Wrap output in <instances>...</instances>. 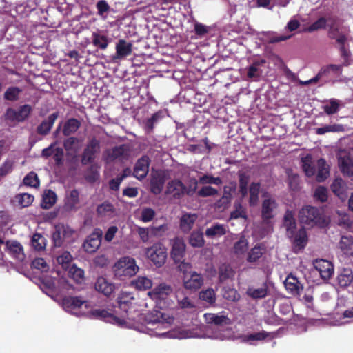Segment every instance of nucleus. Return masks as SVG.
Wrapping results in <instances>:
<instances>
[{
	"mask_svg": "<svg viewBox=\"0 0 353 353\" xmlns=\"http://www.w3.org/2000/svg\"><path fill=\"white\" fill-rule=\"evenodd\" d=\"M85 316L92 319H100L103 321L117 325L123 328L135 330L139 332L150 335V336L164 339H188L196 338L200 336L194 331L185 328L174 327L175 319L169 312H155L145 316L146 325L127 321V320L119 316V312L105 309H88Z\"/></svg>",
	"mask_w": 353,
	"mask_h": 353,
	"instance_id": "nucleus-1",
	"label": "nucleus"
},
{
	"mask_svg": "<svg viewBox=\"0 0 353 353\" xmlns=\"http://www.w3.org/2000/svg\"><path fill=\"white\" fill-rule=\"evenodd\" d=\"M119 316L122 319L123 316L127 321L135 322L146 325L145 316L155 312H163L159 310H154L146 314H141L139 312L135 305V299L132 294L122 291L117 298Z\"/></svg>",
	"mask_w": 353,
	"mask_h": 353,
	"instance_id": "nucleus-2",
	"label": "nucleus"
},
{
	"mask_svg": "<svg viewBox=\"0 0 353 353\" xmlns=\"http://www.w3.org/2000/svg\"><path fill=\"white\" fill-rule=\"evenodd\" d=\"M203 317L206 323L214 324L217 327L228 325L231 323L230 319L222 313H206L203 315ZM205 336L212 339L224 341L229 339L232 336V332L228 328L220 330L219 327H216L212 329L208 326L205 328Z\"/></svg>",
	"mask_w": 353,
	"mask_h": 353,
	"instance_id": "nucleus-3",
	"label": "nucleus"
},
{
	"mask_svg": "<svg viewBox=\"0 0 353 353\" xmlns=\"http://www.w3.org/2000/svg\"><path fill=\"white\" fill-rule=\"evenodd\" d=\"M283 226L286 230V235L290 239L294 251L297 253L302 250L307 245V236L304 228L299 230L292 212L288 211L283 219Z\"/></svg>",
	"mask_w": 353,
	"mask_h": 353,
	"instance_id": "nucleus-4",
	"label": "nucleus"
},
{
	"mask_svg": "<svg viewBox=\"0 0 353 353\" xmlns=\"http://www.w3.org/2000/svg\"><path fill=\"white\" fill-rule=\"evenodd\" d=\"M139 270L135 259L125 256L121 257L112 266L114 277L119 281H125L134 276Z\"/></svg>",
	"mask_w": 353,
	"mask_h": 353,
	"instance_id": "nucleus-5",
	"label": "nucleus"
},
{
	"mask_svg": "<svg viewBox=\"0 0 353 353\" xmlns=\"http://www.w3.org/2000/svg\"><path fill=\"white\" fill-rule=\"evenodd\" d=\"M148 295L161 308L171 307L174 303V295L170 285L161 283L148 292Z\"/></svg>",
	"mask_w": 353,
	"mask_h": 353,
	"instance_id": "nucleus-6",
	"label": "nucleus"
},
{
	"mask_svg": "<svg viewBox=\"0 0 353 353\" xmlns=\"http://www.w3.org/2000/svg\"><path fill=\"white\" fill-rule=\"evenodd\" d=\"M62 307L68 313L77 316H83L88 314L91 303L77 296H68L62 300Z\"/></svg>",
	"mask_w": 353,
	"mask_h": 353,
	"instance_id": "nucleus-7",
	"label": "nucleus"
},
{
	"mask_svg": "<svg viewBox=\"0 0 353 353\" xmlns=\"http://www.w3.org/2000/svg\"><path fill=\"white\" fill-rule=\"evenodd\" d=\"M76 232L72 228L64 224H57L52 233V241L55 247H61L65 244L74 242Z\"/></svg>",
	"mask_w": 353,
	"mask_h": 353,
	"instance_id": "nucleus-8",
	"label": "nucleus"
},
{
	"mask_svg": "<svg viewBox=\"0 0 353 353\" xmlns=\"http://www.w3.org/2000/svg\"><path fill=\"white\" fill-rule=\"evenodd\" d=\"M299 219L301 223L313 226L318 225L323 226L326 220L321 214V211L316 208L305 206L299 212Z\"/></svg>",
	"mask_w": 353,
	"mask_h": 353,
	"instance_id": "nucleus-9",
	"label": "nucleus"
},
{
	"mask_svg": "<svg viewBox=\"0 0 353 353\" xmlns=\"http://www.w3.org/2000/svg\"><path fill=\"white\" fill-rule=\"evenodd\" d=\"M145 256L157 268L162 267L167 259V248L162 243H155L145 249Z\"/></svg>",
	"mask_w": 353,
	"mask_h": 353,
	"instance_id": "nucleus-10",
	"label": "nucleus"
},
{
	"mask_svg": "<svg viewBox=\"0 0 353 353\" xmlns=\"http://www.w3.org/2000/svg\"><path fill=\"white\" fill-rule=\"evenodd\" d=\"M329 35L336 39L337 43L343 45L346 40V29L341 26L339 20L333 17L328 18Z\"/></svg>",
	"mask_w": 353,
	"mask_h": 353,
	"instance_id": "nucleus-11",
	"label": "nucleus"
},
{
	"mask_svg": "<svg viewBox=\"0 0 353 353\" xmlns=\"http://www.w3.org/2000/svg\"><path fill=\"white\" fill-rule=\"evenodd\" d=\"M41 289L48 296L57 291V289L66 288V282L63 279L57 280L49 276H43L41 279Z\"/></svg>",
	"mask_w": 353,
	"mask_h": 353,
	"instance_id": "nucleus-12",
	"label": "nucleus"
},
{
	"mask_svg": "<svg viewBox=\"0 0 353 353\" xmlns=\"http://www.w3.org/2000/svg\"><path fill=\"white\" fill-rule=\"evenodd\" d=\"M182 280L184 288L190 291L199 290L204 282L203 276L195 271L186 273L183 276Z\"/></svg>",
	"mask_w": 353,
	"mask_h": 353,
	"instance_id": "nucleus-13",
	"label": "nucleus"
},
{
	"mask_svg": "<svg viewBox=\"0 0 353 353\" xmlns=\"http://www.w3.org/2000/svg\"><path fill=\"white\" fill-rule=\"evenodd\" d=\"M103 232L100 229H95L84 241L83 248L88 253L95 252L101 243Z\"/></svg>",
	"mask_w": 353,
	"mask_h": 353,
	"instance_id": "nucleus-14",
	"label": "nucleus"
},
{
	"mask_svg": "<svg viewBox=\"0 0 353 353\" xmlns=\"http://www.w3.org/2000/svg\"><path fill=\"white\" fill-rule=\"evenodd\" d=\"M129 154V146L125 144H123L105 150L103 154V159L109 163L117 159H123L126 158Z\"/></svg>",
	"mask_w": 353,
	"mask_h": 353,
	"instance_id": "nucleus-15",
	"label": "nucleus"
},
{
	"mask_svg": "<svg viewBox=\"0 0 353 353\" xmlns=\"http://www.w3.org/2000/svg\"><path fill=\"white\" fill-rule=\"evenodd\" d=\"M170 256L175 263L181 262L185 253L186 245L181 238L176 237L170 241Z\"/></svg>",
	"mask_w": 353,
	"mask_h": 353,
	"instance_id": "nucleus-16",
	"label": "nucleus"
},
{
	"mask_svg": "<svg viewBox=\"0 0 353 353\" xmlns=\"http://www.w3.org/2000/svg\"><path fill=\"white\" fill-rule=\"evenodd\" d=\"M338 165L343 175L353 176V160L346 151H341L339 153Z\"/></svg>",
	"mask_w": 353,
	"mask_h": 353,
	"instance_id": "nucleus-17",
	"label": "nucleus"
},
{
	"mask_svg": "<svg viewBox=\"0 0 353 353\" xmlns=\"http://www.w3.org/2000/svg\"><path fill=\"white\" fill-rule=\"evenodd\" d=\"M116 52L112 57V60L123 59L128 56H130L132 52V44L125 39H119L115 46Z\"/></svg>",
	"mask_w": 353,
	"mask_h": 353,
	"instance_id": "nucleus-18",
	"label": "nucleus"
},
{
	"mask_svg": "<svg viewBox=\"0 0 353 353\" xmlns=\"http://www.w3.org/2000/svg\"><path fill=\"white\" fill-rule=\"evenodd\" d=\"M99 150L100 145L99 141L95 139H91L83 153L82 163L86 165L91 163L94 159L96 154L99 152Z\"/></svg>",
	"mask_w": 353,
	"mask_h": 353,
	"instance_id": "nucleus-19",
	"label": "nucleus"
},
{
	"mask_svg": "<svg viewBox=\"0 0 353 353\" xmlns=\"http://www.w3.org/2000/svg\"><path fill=\"white\" fill-rule=\"evenodd\" d=\"M313 265L321 277L324 280L330 279L334 274V266L329 261L316 259L314 261Z\"/></svg>",
	"mask_w": 353,
	"mask_h": 353,
	"instance_id": "nucleus-20",
	"label": "nucleus"
},
{
	"mask_svg": "<svg viewBox=\"0 0 353 353\" xmlns=\"http://www.w3.org/2000/svg\"><path fill=\"white\" fill-rule=\"evenodd\" d=\"M284 285L287 291L294 296L299 295L303 290L301 283L298 279L292 274L286 277L284 281Z\"/></svg>",
	"mask_w": 353,
	"mask_h": 353,
	"instance_id": "nucleus-21",
	"label": "nucleus"
},
{
	"mask_svg": "<svg viewBox=\"0 0 353 353\" xmlns=\"http://www.w3.org/2000/svg\"><path fill=\"white\" fill-rule=\"evenodd\" d=\"M150 159L148 157L144 156L139 159L134 169V176L138 179H143L148 174L149 170Z\"/></svg>",
	"mask_w": 353,
	"mask_h": 353,
	"instance_id": "nucleus-22",
	"label": "nucleus"
},
{
	"mask_svg": "<svg viewBox=\"0 0 353 353\" xmlns=\"http://www.w3.org/2000/svg\"><path fill=\"white\" fill-rule=\"evenodd\" d=\"M185 187L179 180H172L168 183L165 193L172 197H179L185 194Z\"/></svg>",
	"mask_w": 353,
	"mask_h": 353,
	"instance_id": "nucleus-23",
	"label": "nucleus"
},
{
	"mask_svg": "<svg viewBox=\"0 0 353 353\" xmlns=\"http://www.w3.org/2000/svg\"><path fill=\"white\" fill-rule=\"evenodd\" d=\"M235 191L236 185L234 183L225 185L223 188V195L221 199L216 202V207L222 209L227 208L231 201L232 195Z\"/></svg>",
	"mask_w": 353,
	"mask_h": 353,
	"instance_id": "nucleus-24",
	"label": "nucleus"
},
{
	"mask_svg": "<svg viewBox=\"0 0 353 353\" xmlns=\"http://www.w3.org/2000/svg\"><path fill=\"white\" fill-rule=\"evenodd\" d=\"M95 289L99 292L103 294L105 296H108L112 294L115 289V285L113 283L109 281L104 277H99L95 283Z\"/></svg>",
	"mask_w": 353,
	"mask_h": 353,
	"instance_id": "nucleus-25",
	"label": "nucleus"
},
{
	"mask_svg": "<svg viewBox=\"0 0 353 353\" xmlns=\"http://www.w3.org/2000/svg\"><path fill=\"white\" fill-rule=\"evenodd\" d=\"M341 70V66L339 65H334V64L329 65L327 66L322 68L315 77H314L308 81H305L299 80V83L301 85H309L312 83H316L319 80V79L323 75H324L327 73H329L330 71L337 73V72H340Z\"/></svg>",
	"mask_w": 353,
	"mask_h": 353,
	"instance_id": "nucleus-26",
	"label": "nucleus"
},
{
	"mask_svg": "<svg viewBox=\"0 0 353 353\" xmlns=\"http://www.w3.org/2000/svg\"><path fill=\"white\" fill-rule=\"evenodd\" d=\"M152 278L145 275H139L131 281V285L138 290L145 291L152 288Z\"/></svg>",
	"mask_w": 353,
	"mask_h": 353,
	"instance_id": "nucleus-27",
	"label": "nucleus"
},
{
	"mask_svg": "<svg viewBox=\"0 0 353 353\" xmlns=\"http://www.w3.org/2000/svg\"><path fill=\"white\" fill-rule=\"evenodd\" d=\"M331 190L333 193L340 199L346 197L347 186L345 181L341 177L336 178L331 185Z\"/></svg>",
	"mask_w": 353,
	"mask_h": 353,
	"instance_id": "nucleus-28",
	"label": "nucleus"
},
{
	"mask_svg": "<svg viewBox=\"0 0 353 353\" xmlns=\"http://www.w3.org/2000/svg\"><path fill=\"white\" fill-rule=\"evenodd\" d=\"M42 155L46 157H52L57 164H60L63 157V149L52 144L50 147L45 148L42 151Z\"/></svg>",
	"mask_w": 353,
	"mask_h": 353,
	"instance_id": "nucleus-29",
	"label": "nucleus"
},
{
	"mask_svg": "<svg viewBox=\"0 0 353 353\" xmlns=\"http://www.w3.org/2000/svg\"><path fill=\"white\" fill-rule=\"evenodd\" d=\"M227 231V225L216 223L206 229L205 236L210 239L219 238L225 234Z\"/></svg>",
	"mask_w": 353,
	"mask_h": 353,
	"instance_id": "nucleus-30",
	"label": "nucleus"
},
{
	"mask_svg": "<svg viewBox=\"0 0 353 353\" xmlns=\"http://www.w3.org/2000/svg\"><path fill=\"white\" fill-rule=\"evenodd\" d=\"M276 203L272 198L265 199L262 205V216L264 219H270L274 216Z\"/></svg>",
	"mask_w": 353,
	"mask_h": 353,
	"instance_id": "nucleus-31",
	"label": "nucleus"
},
{
	"mask_svg": "<svg viewBox=\"0 0 353 353\" xmlns=\"http://www.w3.org/2000/svg\"><path fill=\"white\" fill-rule=\"evenodd\" d=\"M164 183L165 177L163 174L157 172L151 179V191L155 194H160L163 188Z\"/></svg>",
	"mask_w": 353,
	"mask_h": 353,
	"instance_id": "nucleus-32",
	"label": "nucleus"
},
{
	"mask_svg": "<svg viewBox=\"0 0 353 353\" xmlns=\"http://www.w3.org/2000/svg\"><path fill=\"white\" fill-rule=\"evenodd\" d=\"M272 334L266 332L265 331L248 334L243 335L241 339V341L245 343H248L250 345H254L255 341H262L266 339L267 337L271 336Z\"/></svg>",
	"mask_w": 353,
	"mask_h": 353,
	"instance_id": "nucleus-33",
	"label": "nucleus"
},
{
	"mask_svg": "<svg viewBox=\"0 0 353 353\" xmlns=\"http://www.w3.org/2000/svg\"><path fill=\"white\" fill-rule=\"evenodd\" d=\"M197 219V216L195 214H184L182 215L180 220V228L184 232H189L193 227L194 223Z\"/></svg>",
	"mask_w": 353,
	"mask_h": 353,
	"instance_id": "nucleus-34",
	"label": "nucleus"
},
{
	"mask_svg": "<svg viewBox=\"0 0 353 353\" xmlns=\"http://www.w3.org/2000/svg\"><path fill=\"white\" fill-rule=\"evenodd\" d=\"M316 165L318 168L316 180L319 182H322L330 175V166L323 159H319Z\"/></svg>",
	"mask_w": 353,
	"mask_h": 353,
	"instance_id": "nucleus-35",
	"label": "nucleus"
},
{
	"mask_svg": "<svg viewBox=\"0 0 353 353\" xmlns=\"http://www.w3.org/2000/svg\"><path fill=\"white\" fill-rule=\"evenodd\" d=\"M301 167L305 175L308 177L313 176L316 173L312 157L310 154L301 158Z\"/></svg>",
	"mask_w": 353,
	"mask_h": 353,
	"instance_id": "nucleus-36",
	"label": "nucleus"
},
{
	"mask_svg": "<svg viewBox=\"0 0 353 353\" xmlns=\"http://www.w3.org/2000/svg\"><path fill=\"white\" fill-rule=\"evenodd\" d=\"M248 250V241L244 236L241 235L233 245L232 252L237 256H243Z\"/></svg>",
	"mask_w": 353,
	"mask_h": 353,
	"instance_id": "nucleus-37",
	"label": "nucleus"
},
{
	"mask_svg": "<svg viewBox=\"0 0 353 353\" xmlns=\"http://www.w3.org/2000/svg\"><path fill=\"white\" fill-rule=\"evenodd\" d=\"M338 283L341 287H347L353 282V272L351 269L345 268L341 270L337 276Z\"/></svg>",
	"mask_w": 353,
	"mask_h": 353,
	"instance_id": "nucleus-38",
	"label": "nucleus"
},
{
	"mask_svg": "<svg viewBox=\"0 0 353 353\" xmlns=\"http://www.w3.org/2000/svg\"><path fill=\"white\" fill-rule=\"evenodd\" d=\"M261 185L259 183L253 182L249 188V204L250 206L256 205L259 201Z\"/></svg>",
	"mask_w": 353,
	"mask_h": 353,
	"instance_id": "nucleus-39",
	"label": "nucleus"
},
{
	"mask_svg": "<svg viewBox=\"0 0 353 353\" xmlns=\"http://www.w3.org/2000/svg\"><path fill=\"white\" fill-rule=\"evenodd\" d=\"M97 212L101 217L111 218L115 214V209L110 203L104 202L97 207Z\"/></svg>",
	"mask_w": 353,
	"mask_h": 353,
	"instance_id": "nucleus-40",
	"label": "nucleus"
},
{
	"mask_svg": "<svg viewBox=\"0 0 353 353\" xmlns=\"http://www.w3.org/2000/svg\"><path fill=\"white\" fill-rule=\"evenodd\" d=\"M79 193L76 190H72L66 194L65 205L67 209L73 210L77 208L79 202Z\"/></svg>",
	"mask_w": 353,
	"mask_h": 353,
	"instance_id": "nucleus-41",
	"label": "nucleus"
},
{
	"mask_svg": "<svg viewBox=\"0 0 353 353\" xmlns=\"http://www.w3.org/2000/svg\"><path fill=\"white\" fill-rule=\"evenodd\" d=\"M265 247L262 243L256 244L248 252L247 260L250 263L255 262L259 260L265 252Z\"/></svg>",
	"mask_w": 353,
	"mask_h": 353,
	"instance_id": "nucleus-42",
	"label": "nucleus"
},
{
	"mask_svg": "<svg viewBox=\"0 0 353 353\" xmlns=\"http://www.w3.org/2000/svg\"><path fill=\"white\" fill-rule=\"evenodd\" d=\"M59 117L58 112H54L50 114L47 119L43 121L38 128V132L40 134H46L52 128L54 123Z\"/></svg>",
	"mask_w": 353,
	"mask_h": 353,
	"instance_id": "nucleus-43",
	"label": "nucleus"
},
{
	"mask_svg": "<svg viewBox=\"0 0 353 353\" xmlns=\"http://www.w3.org/2000/svg\"><path fill=\"white\" fill-rule=\"evenodd\" d=\"M265 61L261 60L260 61H255L248 68V77L254 80H258L259 78L263 73V70L261 69Z\"/></svg>",
	"mask_w": 353,
	"mask_h": 353,
	"instance_id": "nucleus-44",
	"label": "nucleus"
},
{
	"mask_svg": "<svg viewBox=\"0 0 353 353\" xmlns=\"http://www.w3.org/2000/svg\"><path fill=\"white\" fill-rule=\"evenodd\" d=\"M6 245L9 252L14 259L19 261H22L20 258L22 252V247L19 243H17L16 241L10 242L8 241L6 243Z\"/></svg>",
	"mask_w": 353,
	"mask_h": 353,
	"instance_id": "nucleus-45",
	"label": "nucleus"
},
{
	"mask_svg": "<svg viewBox=\"0 0 353 353\" xmlns=\"http://www.w3.org/2000/svg\"><path fill=\"white\" fill-rule=\"evenodd\" d=\"M92 43L94 46L100 49L105 50L107 48L109 39L107 36L100 34L97 32H93L92 35Z\"/></svg>",
	"mask_w": 353,
	"mask_h": 353,
	"instance_id": "nucleus-46",
	"label": "nucleus"
},
{
	"mask_svg": "<svg viewBox=\"0 0 353 353\" xmlns=\"http://www.w3.org/2000/svg\"><path fill=\"white\" fill-rule=\"evenodd\" d=\"M286 174L288 175L289 188L294 192L299 190L300 188V179L299 175L294 173L289 169L286 170Z\"/></svg>",
	"mask_w": 353,
	"mask_h": 353,
	"instance_id": "nucleus-47",
	"label": "nucleus"
},
{
	"mask_svg": "<svg viewBox=\"0 0 353 353\" xmlns=\"http://www.w3.org/2000/svg\"><path fill=\"white\" fill-rule=\"evenodd\" d=\"M81 146V141L77 138L70 137L64 142L65 150L70 153L77 152Z\"/></svg>",
	"mask_w": 353,
	"mask_h": 353,
	"instance_id": "nucleus-48",
	"label": "nucleus"
},
{
	"mask_svg": "<svg viewBox=\"0 0 353 353\" xmlns=\"http://www.w3.org/2000/svg\"><path fill=\"white\" fill-rule=\"evenodd\" d=\"M57 195L52 190H48L46 191L43 195L42 207L48 209L52 207L56 202Z\"/></svg>",
	"mask_w": 353,
	"mask_h": 353,
	"instance_id": "nucleus-49",
	"label": "nucleus"
},
{
	"mask_svg": "<svg viewBox=\"0 0 353 353\" xmlns=\"http://www.w3.org/2000/svg\"><path fill=\"white\" fill-rule=\"evenodd\" d=\"M164 117L163 111H159L152 115L151 117L146 119L144 122L145 128L147 131H151L155 124H157Z\"/></svg>",
	"mask_w": 353,
	"mask_h": 353,
	"instance_id": "nucleus-50",
	"label": "nucleus"
},
{
	"mask_svg": "<svg viewBox=\"0 0 353 353\" xmlns=\"http://www.w3.org/2000/svg\"><path fill=\"white\" fill-rule=\"evenodd\" d=\"M31 245L36 250H43L46 246V239L41 234L36 233L32 237Z\"/></svg>",
	"mask_w": 353,
	"mask_h": 353,
	"instance_id": "nucleus-51",
	"label": "nucleus"
},
{
	"mask_svg": "<svg viewBox=\"0 0 353 353\" xmlns=\"http://www.w3.org/2000/svg\"><path fill=\"white\" fill-rule=\"evenodd\" d=\"M247 294L254 299H263L267 295V288L265 286L257 288L250 287L247 290Z\"/></svg>",
	"mask_w": 353,
	"mask_h": 353,
	"instance_id": "nucleus-52",
	"label": "nucleus"
},
{
	"mask_svg": "<svg viewBox=\"0 0 353 353\" xmlns=\"http://www.w3.org/2000/svg\"><path fill=\"white\" fill-rule=\"evenodd\" d=\"M80 123L76 119H70L66 121L63 126V132L65 135L74 133L79 128Z\"/></svg>",
	"mask_w": 353,
	"mask_h": 353,
	"instance_id": "nucleus-53",
	"label": "nucleus"
},
{
	"mask_svg": "<svg viewBox=\"0 0 353 353\" xmlns=\"http://www.w3.org/2000/svg\"><path fill=\"white\" fill-rule=\"evenodd\" d=\"M68 275L76 282L81 283L83 279L84 272L73 264L68 268Z\"/></svg>",
	"mask_w": 353,
	"mask_h": 353,
	"instance_id": "nucleus-54",
	"label": "nucleus"
},
{
	"mask_svg": "<svg viewBox=\"0 0 353 353\" xmlns=\"http://www.w3.org/2000/svg\"><path fill=\"white\" fill-rule=\"evenodd\" d=\"M190 244L194 248H201L204 245L203 233L200 231H196L191 234L189 239Z\"/></svg>",
	"mask_w": 353,
	"mask_h": 353,
	"instance_id": "nucleus-55",
	"label": "nucleus"
},
{
	"mask_svg": "<svg viewBox=\"0 0 353 353\" xmlns=\"http://www.w3.org/2000/svg\"><path fill=\"white\" fill-rule=\"evenodd\" d=\"M6 119L11 121H22V106L19 107L17 110L13 108H8L5 114Z\"/></svg>",
	"mask_w": 353,
	"mask_h": 353,
	"instance_id": "nucleus-56",
	"label": "nucleus"
},
{
	"mask_svg": "<svg viewBox=\"0 0 353 353\" xmlns=\"http://www.w3.org/2000/svg\"><path fill=\"white\" fill-rule=\"evenodd\" d=\"M155 215L156 212L152 208L144 207L140 210L139 219L143 223H148L153 220Z\"/></svg>",
	"mask_w": 353,
	"mask_h": 353,
	"instance_id": "nucleus-57",
	"label": "nucleus"
},
{
	"mask_svg": "<svg viewBox=\"0 0 353 353\" xmlns=\"http://www.w3.org/2000/svg\"><path fill=\"white\" fill-rule=\"evenodd\" d=\"M344 128L340 124L325 125L323 127L316 129V132L318 134H324L327 132H342Z\"/></svg>",
	"mask_w": 353,
	"mask_h": 353,
	"instance_id": "nucleus-58",
	"label": "nucleus"
},
{
	"mask_svg": "<svg viewBox=\"0 0 353 353\" xmlns=\"http://www.w3.org/2000/svg\"><path fill=\"white\" fill-rule=\"evenodd\" d=\"M98 15L103 19H107V14L110 10L108 2L105 0H100L96 5Z\"/></svg>",
	"mask_w": 353,
	"mask_h": 353,
	"instance_id": "nucleus-59",
	"label": "nucleus"
},
{
	"mask_svg": "<svg viewBox=\"0 0 353 353\" xmlns=\"http://www.w3.org/2000/svg\"><path fill=\"white\" fill-rule=\"evenodd\" d=\"M353 239L352 236H342L339 242V248L344 254H347L352 249Z\"/></svg>",
	"mask_w": 353,
	"mask_h": 353,
	"instance_id": "nucleus-60",
	"label": "nucleus"
},
{
	"mask_svg": "<svg viewBox=\"0 0 353 353\" xmlns=\"http://www.w3.org/2000/svg\"><path fill=\"white\" fill-rule=\"evenodd\" d=\"M353 318V307L350 309L345 310L343 316H339V319L334 320L332 322V325H342L346 324L350 322L349 320H345L346 319Z\"/></svg>",
	"mask_w": 353,
	"mask_h": 353,
	"instance_id": "nucleus-61",
	"label": "nucleus"
},
{
	"mask_svg": "<svg viewBox=\"0 0 353 353\" xmlns=\"http://www.w3.org/2000/svg\"><path fill=\"white\" fill-rule=\"evenodd\" d=\"M199 182L201 184H213L220 185L222 183V180L220 177H214L210 174H204L199 177Z\"/></svg>",
	"mask_w": 353,
	"mask_h": 353,
	"instance_id": "nucleus-62",
	"label": "nucleus"
},
{
	"mask_svg": "<svg viewBox=\"0 0 353 353\" xmlns=\"http://www.w3.org/2000/svg\"><path fill=\"white\" fill-rule=\"evenodd\" d=\"M199 298L210 304H212L216 300L215 292L212 288L203 290L199 293Z\"/></svg>",
	"mask_w": 353,
	"mask_h": 353,
	"instance_id": "nucleus-63",
	"label": "nucleus"
},
{
	"mask_svg": "<svg viewBox=\"0 0 353 353\" xmlns=\"http://www.w3.org/2000/svg\"><path fill=\"white\" fill-rule=\"evenodd\" d=\"M323 110L327 114H332L339 110V101L336 99H331L323 105Z\"/></svg>",
	"mask_w": 353,
	"mask_h": 353,
	"instance_id": "nucleus-64",
	"label": "nucleus"
}]
</instances>
